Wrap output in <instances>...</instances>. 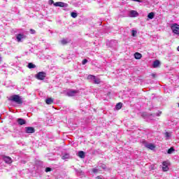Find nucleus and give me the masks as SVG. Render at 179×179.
<instances>
[{"label":"nucleus","instance_id":"nucleus-8","mask_svg":"<svg viewBox=\"0 0 179 179\" xmlns=\"http://www.w3.org/2000/svg\"><path fill=\"white\" fill-rule=\"evenodd\" d=\"M54 6H59V8H65V3L62 1H57L54 3Z\"/></svg>","mask_w":179,"mask_h":179},{"label":"nucleus","instance_id":"nucleus-2","mask_svg":"<svg viewBox=\"0 0 179 179\" xmlns=\"http://www.w3.org/2000/svg\"><path fill=\"white\" fill-rule=\"evenodd\" d=\"M171 29L174 34H179V24L177 23L172 24L171 25Z\"/></svg>","mask_w":179,"mask_h":179},{"label":"nucleus","instance_id":"nucleus-13","mask_svg":"<svg viewBox=\"0 0 179 179\" xmlns=\"http://www.w3.org/2000/svg\"><path fill=\"white\" fill-rule=\"evenodd\" d=\"M85 157L86 155H85V152L83 151L78 152V157H80V159H85Z\"/></svg>","mask_w":179,"mask_h":179},{"label":"nucleus","instance_id":"nucleus-23","mask_svg":"<svg viewBox=\"0 0 179 179\" xmlns=\"http://www.w3.org/2000/svg\"><path fill=\"white\" fill-rule=\"evenodd\" d=\"M138 34V31H135V30H132L131 31V36L133 37H136V34Z\"/></svg>","mask_w":179,"mask_h":179},{"label":"nucleus","instance_id":"nucleus-34","mask_svg":"<svg viewBox=\"0 0 179 179\" xmlns=\"http://www.w3.org/2000/svg\"><path fill=\"white\" fill-rule=\"evenodd\" d=\"M50 2L51 3V4L53 3V5H54V3H54V0H50Z\"/></svg>","mask_w":179,"mask_h":179},{"label":"nucleus","instance_id":"nucleus-5","mask_svg":"<svg viewBox=\"0 0 179 179\" xmlns=\"http://www.w3.org/2000/svg\"><path fill=\"white\" fill-rule=\"evenodd\" d=\"M77 93H79V90H70L67 92L69 97H73Z\"/></svg>","mask_w":179,"mask_h":179},{"label":"nucleus","instance_id":"nucleus-24","mask_svg":"<svg viewBox=\"0 0 179 179\" xmlns=\"http://www.w3.org/2000/svg\"><path fill=\"white\" fill-rule=\"evenodd\" d=\"M61 43L63 45H66V44H68V41H66V39H62L61 41Z\"/></svg>","mask_w":179,"mask_h":179},{"label":"nucleus","instance_id":"nucleus-35","mask_svg":"<svg viewBox=\"0 0 179 179\" xmlns=\"http://www.w3.org/2000/svg\"><path fill=\"white\" fill-rule=\"evenodd\" d=\"M178 51H179V46L177 48Z\"/></svg>","mask_w":179,"mask_h":179},{"label":"nucleus","instance_id":"nucleus-14","mask_svg":"<svg viewBox=\"0 0 179 179\" xmlns=\"http://www.w3.org/2000/svg\"><path fill=\"white\" fill-rule=\"evenodd\" d=\"M145 148H148V149H150V150H153V149H155L156 146H155V145L152 143H150V144H147L145 145Z\"/></svg>","mask_w":179,"mask_h":179},{"label":"nucleus","instance_id":"nucleus-9","mask_svg":"<svg viewBox=\"0 0 179 179\" xmlns=\"http://www.w3.org/2000/svg\"><path fill=\"white\" fill-rule=\"evenodd\" d=\"M130 15L132 17H137V16H139V13L136 10H131Z\"/></svg>","mask_w":179,"mask_h":179},{"label":"nucleus","instance_id":"nucleus-27","mask_svg":"<svg viewBox=\"0 0 179 179\" xmlns=\"http://www.w3.org/2000/svg\"><path fill=\"white\" fill-rule=\"evenodd\" d=\"M92 173H99V169L94 168V169H92Z\"/></svg>","mask_w":179,"mask_h":179},{"label":"nucleus","instance_id":"nucleus-26","mask_svg":"<svg viewBox=\"0 0 179 179\" xmlns=\"http://www.w3.org/2000/svg\"><path fill=\"white\" fill-rule=\"evenodd\" d=\"M95 78H96V76H92V75H89L87 76V79H89V80H94V79H95Z\"/></svg>","mask_w":179,"mask_h":179},{"label":"nucleus","instance_id":"nucleus-12","mask_svg":"<svg viewBox=\"0 0 179 179\" xmlns=\"http://www.w3.org/2000/svg\"><path fill=\"white\" fill-rule=\"evenodd\" d=\"M24 37V35L22 34H19L17 35V41L18 43H20V41H22V38H23Z\"/></svg>","mask_w":179,"mask_h":179},{"label":"nucleus","instance_id":"nucleus-11","mask_svg":"<svg viewBox=\"0 0 179 179\" xmlns=\"http://www.w3.org/2000/svg\"><path fill=\"white\" fill-rule=\"evenodd\" d=\"M46 104H54V99L52 98H48L45 99Z\"/></svg>","mask_w":179,"mask_h":179},{"label":"nucleus","instance_id":"nucleus-19","mask_svg":"<svg viewBox=\"0 0 179 179\" xmlns=\"http://www.w3.org/2000/svg\"><path fill=\"white\" fill-rule=\"evenodd\" d=\"M28 68L29 69H33L36 68V64H34L33 63H29Z\"/></svg>","mask_w":179,"mask_h":179},{"label":"nucleus","instance_id":"nucleus-30","mask_svg":"<svg viewBox=\"0 0 179 179\" xmlns=\"http://www.w3.org/2000/svg\"><path fill=\"white\" fill-rule=\"evenodd\" d=\"M165 136H166V138H170V133L166 132L165 133Z\"/></svg>","mask_w":179,"mask_h":179},{"label":"nucleus","instance_id":"nucleus-32","mask_svg":"<svg viewBox=\"0 0 179 179\" xmlns=\"http://www.w3.org/2000/svg\"><path fill=\"white\" fill-rule=\"evenodd\" d=\"M101 168L103 169H106V164H102Z\"/></svg>","mask_w":179,"mask_h":179},{"label":"nucleus","instance_id":"nucleus-33","mask_svg":"<svg viewBox=\"0 0 179 179\" xmlns=\"http://www.w3.org/2000/svg\"><path fill=\"white\" fill-rule=\"evenodd\" d=\"M151 76H152V78H156V74L152 73V74H151Z\"/></svg>","mask_w":179,"mask_h":179},{"label":"nucleus","instance_id":"nucleus-18","mask_svg":"<svg viewBox=\"0 0 179 179\" xmlns=\"http://www.w3.org/2000/svg\"><path fill=\"white\" fill-rule=\"evenodd\" d=\"M148 19H153L155 17V13L151 12L148 15Z\"/></svg>","mask_w":179,"mask_h":179},{"label":"nucleus","instance_id":"nucleus-6","mask_svg":"<svg viewBox=\"0 0 179 179\" xmlns=\"http://www.w3.org/2000/svg\"><path fill=\"white\" fill-rule=\"evenodd\" d=\"M162 171H169V162H162Z\"/></svg>","mask_w":179,"mask_h":179},{"label":"nucleus","instance_id":"nucleus-16","mask_svg":"<svg viewBox=\"0 0 179 179\" xmlns=\"http://www.w3.org/2000/svg\"><path fill=\"white\" fill-rule=\"evenodd\" d=\"M116 110H121L122 108V103L119 102L116 104L115 106Z\"/></svg>","mask_w":179,"mask_h":179},{"label":"nucleus","instance_id":"nucleus-28","mask_svg":"<svg viewBox=\"0 0 179 179\" xmlns=\"http://www.w3.org/2000/svg\"><path fill=\"white\" fill-rule=\"evenodd\" d=\"M83 65H86L87 64V60L86 59H84L82 62Z\"/></svg>","mask_w":179,"mask_h":179},{"label":"nucleus","instance_id":"nucleus-25","mask_svg":"<svg viewBox=\"0 0 179 179\" xmlns=\"http://www.w3.org/2000/svg\"><path fill=\"white\" fill-rule=\"evenodd\" d=\"M62 159L63 160H65V159H69V154H65L64 155L62 156Z\"/></svg>","mask_w":179,"mask_h":179},{"label":"nucleus","instance_id":"nucleus-31","mask_svg":"<svg viewBox=\"0 0 179 179\" xmlns=\"http://www.w3.org/2000/svg\"><path fill=\"white\" fill-rule=\"evenodd\" d=\"M30 31L31 32V34H34L36 33V30L34 29H30Z\"/></svg>","mask_w":179,"mask_h":179},{"label":"nucleus","instance_id":"nucleus-21","mask_svg":"<svg viewBox=\"0 0 179 179\" xmlns=\"http://www.w3.org/2000/svg\"><path fill=\"white\" fill-rule=\"evenodd\" d=\"M174 150H175L174 148L171 147L167 151L168 155H171V153H173V152H174Z\"/></svg>","mask_w":179,"mask_h":179},{"label":"nucleus","instance_id":"nucleus-20","mask_svg":"<svg viewBox=\"0 0 179 179\" xmlns=\"http://www.w3.org/2000/svg\"><path fill=\"white\" fill-rule=\"evenodd\" d=\"M71 17H73V19H76V17H78V13L75 12L71 13Z\"/></svg>","mask_w":179,"mask_h":179},{"label":"nucleus","instance_id":"nucleus-22","mask_svg":"<svg viewBox=\"0 0 179 179\" xmlns=\"http://www.w3.org/2000/svg\"><path fill=\"white\" fill-rule=\"evenodd\" d=\"M94 83H95L96 85H99L100 83V78H94Z\"/></svg>","mask_w":179,"mask_h":179},{"label":"nucleus","instance_id":"nucleus-1","mask_svg":"<svg viewBox=\"0 0 179 179\" xmlns=\"http://www.w3.org/2000/svg\"><path fill=\"white\" fill-rule=\"evenodd\" d=\"M10 101H14L17 104H23L22 98L17 94H14L10 98Z\"/></svg>","mask_w":179,"mask_h":179},{"label":"nucleus","instance_id":"nucleus-29","mask_svg":"<svg viewBox=\"0 0 179 179\" xmlns=\"http://www.w3.org/2000/svg\"><path fill=\"white\" fill-rule=\"evenodd\" d=\"M51 168H50V167H47L46 169H45V173H48V172H50V171H51Z\"/></svg>","mask_w":179,"mask_h":179},{"label":"nucleus","instance_id":"nucleus-4","mask_svg":"<svg viewBox=\"0 0 179 179\" xmlns=\"http://www.w3.org/2000/svg\"><path fill=\"white\" fill-rule=\"evenodd\" d=\"M25 132L27 134H34L36 132V129H34V127H25Z\"/></svg>","mask_w":179,"mask_h":179},{"label":"nucleus","instance_id":"nucleus-3","mask_svg":"<svg viewBox=\"0 0 179 179\" xmlns=\"http://www.w3.org/2000/svg\"><path fill=\"white\" fill-rule=\"evenodd\" d=\"M47 76V74L45 73V72L44 71H41L39 73H38L36 76V79H38V80H44V79H45V76Z\"/></svg>","mask_w":179,"mask_h":179},{"label":"nucleus","instance_id":"nucleus-15","mask_svg":"<svg viewBox=\"0 0 179 179\" xmlns=\"http://www.w3.org/2000/svg\"><path fill=\"white\" fill-rule=\"evenodd\" d=\"M134 58L136 59H141V58H142V54L139 53V52H136L134 54Z\"/></svg>","mask_w":179,"mask_h":179},{"label":"nucleus","instance_id":"nucleus-7","mask_svg":"<svg viewBox=\"0 0 179 179\" xmlns=\"http://www.w3.org/2000/svg\"><path fill=\"white\" fill-rule=\"evenodd\" d=\"M3 160L5 162V163H7V164H10L12 163V158L10 157H3Z\"/></svg>","mask_w":179,"mask_h":179},{"label":"nucleus","instance_id":"nucleus-10","mask_svg":"<svg viewBox=\"0 0 179 179\" xmlns=\"http://www.w3.org/2000/svg\"><path fill=\"white\" fill-rule=\"evenodd\" d=\"M17 122L19 124V125H24L26 124V120L22 118H18L17 120Z\"/></svg>","mask_w":179,"mask_h":179},{"label":"nucleus","instance_id":"nucleus-17","mask_svg":"<svg viewBox=\"0 0 179 179\" xmlns=\"http://www.w3.org/2000/svg\"><path fill=\"white\" fill-rule=\"evenodd\" d=\"M159 65H160V62L159 60H155L153 62V68H157V66H159Z\"/></svg>","mask_w":179,"mask_h":179}]
</instances>
